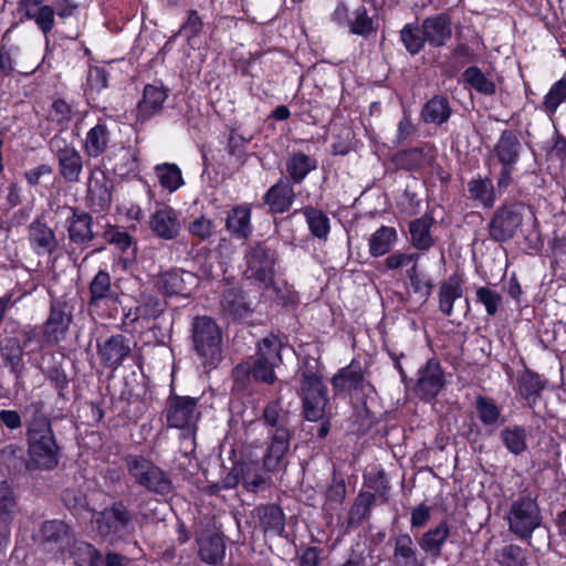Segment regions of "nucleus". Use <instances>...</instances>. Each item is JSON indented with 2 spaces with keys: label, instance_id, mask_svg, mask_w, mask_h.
I'll return each mask as SVG.
<instances>
[{
  "label": "nucleus",
  "instance_id": "obj_9",
  "mask_svg": "<svg viewBox=\"0 0 566 566\" xmlns=\"http://www.w3.org/2000/svg\"><path fill=\"white\" fill-rule=\"evenodd\" d=\"M505 518L509 531L513 535L521 541L530 542L534 531L541 526L543 520L537 496L527 493L513 500Z\"/></svg>",
  "mask_w": 566,
  "mask_h": 566
},
{
  "label": "nucleus",
  "instance_id": "obj_59",
  "mask_svg": "<svg viewBox=\"0 0 566 566\" xmlns=\"http://www.w3.org/2000/svg\"><path fill=\"white\" fill-rule=\"evenodd\" d=\"M364 486L381 499V502L388 501L390 484L384 469L371 470L364 474Z\"/></svg>",
  "mask_w": 566,
  "mask_h": 566
},
{
  "label": "nucleus",
  "instance_id": "obj_47",
  "mask_svg": "<svg viewBox=\"0 0 566 566\" xmlns=\"http://www.w3.org/2000/svg\"><path fill=\"white\" fill-rule=\"evenodd\" d=\"M86 201L94 212H105L112 203V186L103 179H95L88 185Z\"/></svg>",
  "mask_w": 566,
  "mask_h": 566
},
{
  "label": "nucleus",
  "instance_id": "obj_4",
  "mask_svg": "<svg viewBox=\"0 0 566 566\" xmlns=\"http://www.w3.org/2000/svg\"><path fill=\"white\" fill-rule=\"evenodd\" d=\"M119 280H113L107 266L99 268L87 285L86 310L93 319L117 316L120 303Z\"/></svg>",
  "mask_w": 566,
  "mask_h": 566
},
{
  "label": "nucleus",
  "instance_id": "obj_51",
  "mask_svg": "<svg viewBox=\"0 0 566 566\" xmlns=\"http://www.w3.org/2000/svg\"><path fill=\"white\" fill-rule=\"evenodd\" d=\"M155 175L159 181V185L163 189L167 190L169 193L177 191L180 187L185 185V180L182 178L181 169L177 164L174 163H164L158 164L154 168Z\"/></svg>",
  "mask_w": 566,
  "mask_h": 566
},
{
  "label": "nucleus",
  "instance_id": "obj_43",
  "mask_svg": "<svg viewBox=\"0 0 566 566\" xmlns=\"http://www.w3.org/2000/svg\"><path fill=\"white\" fill-rule=\"evenodd\" d=\"M187 279L193 280L191 272L170 270L161 274L159 283L165 296H188L190 289Z\"/></svg>",
  "mask_w": 566,
  "mask_h": 566
},
{
  "label": "nucleus",
  "instance_id": "obj_35",
  "mask_svg": "<svg viewBox=\"0 0 566 566\" xmlns=\"http://www.w3.org/2000/svg\"><path fill=\"white\" fill-rule=\"evenodd\" d=\"M521 143L514 130H502L493 147V155L501 166H516L521 155Z\"/></svg>",
  "mask_w": 566,
  "mask_h": 566
},
{
  "label": "nucleus",
  "instance_id": "obj_7",
  "mask_svg": "<svg viewBox=\"0 0 566 566\" xmlns=\"http://www.w3.org/2000/svg\"><path fill=\"white\" fill-rule=\"evenodd\" d=\"M133 482L145 491L167 496L174 491V484L166 471L144 454H126L123 458Z\"/></svg>",
  "mask_w": 566,
  "mask_h": 566
},
{
  "label": "nucleus",
  "instance_id": "obj_57",
  "mask_svg": "<svg viewBox=\"0 0 566 566\" xmlns=\"http://www.w3.org/2000/svg\"><path fill=\"white\" fill-rule=\"evenodd\" d=\"M62 502L75 517L82 516L84 513L91 511L88 497L81 490L65 489L62 492Z\"/></svg>",
  "mask_w": 566,
  "mask_h": 566
},
{
  "label": "nucleus",
  "instance_id": "obj_48",
  "mask_svg": "<svg viewBox=\"0 0 566 566\" xmlns=\"http://www.w3.org/2000/svg\"><path fill=\"white\" fill-rule=\"evenodd\" d=\"M399 41L412 56L419 54L428 44L422 24L417 22H408L400 29Z\"/></svg>",
  "mask_w": 566,
  "mask_h": 566
},
{
  "label": "nucleus",
  "instance_id": "obj_23",
  "mask_svg": "<svg viewBox=\"0 0 566 566\" xmlns=\"http://www.w3.org/2000/svg\"><path fill=\"white\" fill-rule=\"evenodd\" d=\"M516 384L517 395L525 401L527 408L534 409L539 402L542 394L548 385V380L545 376L524 366V369L517 376Z\"/></svg>",
  "mask_w": 566,
  "mask_h": 566
},
{
  "label": "nucleus",
  "instance_id": "obj_24",
  "mask_svg": "<svg viewBox=\"0 0 566 566\" xmlns=\"http://www.w3.org/2000/svg\"><path fill=\"white\" fill-rule=\"evenodd\" d=\"M226 230L234 240L247 241L253 233L252 207L250 203L233 206L227 211Z\"/></svg>",
  "mask_w": 566,
  "mask_h": 566
},
{
  "label": "nucleus",
  "instance_id": "obj_3",
  "mask_svg": "<svg viewBox=\"0 0 566 566\" xmlns=\"http://www.w3.org/2000/svg\"><path fill=\"white\" fill-rule=\"evenodd\" d=\"M319 358L305 357L301 368L298 396L305 420L316 422L329 405L328 388L323 381Z\"/></svg>",
  "mask_w": 566,
  "mask_h": 566
},
{
  "label": "nucleus",
  "instance_id": "obj_61",
  "mask_svg": "<svg viewBox=\"0 0 566 566\" xmlns=\"http://www.w3.org/2000/svg\"><path fill=\"white\" fill-rule=\"evenodd\" d=\"M28 20H33L38 29L45 35L50 34L55 25V11L52 6H40L35 11L28 10Z\"/></svg>",
  "mask_w": 566,
  "mask_h": 566
},
{
  "label": "nucleus",
  "instance_id": "obj_28",
  "mask_svg": "<svg viewBox=\"0 0 566 566\" xmlns=\"http://www.w3.org/2000/svg\"><path fill=\"white\" fill-rule=\"evenodd\" d=\"M167 97L168 91L164 86L146 84L143 91V97L136 106L137 120L145 123L158 115Z\"/></svg>",
  "mask_w": 566,
  "mask_h": 566
},
{
  "label": "nucleus",
  "instance_id": "obj_46",
  "mask_svg": "<svg viewBox=\"0 0 566 566\" xmlns=\"http://www.w3.org/2000/svg\"><path fill=\"white\" fill-rule=\"evenodd\" d=\"M397 240L398 233L394 227L380 226L368 240L370 256L379 258L390 253Z\"/></svg>",
  "mask_w": 566,
  "mask_h": 566
},
{
  "label": "nucleus",
  "instance_id": "obj_29",
  "mask_svg": "<svg viewBox=\"0 0 566 566\" xmlns=\"http://www.w3.org/2000/svg\"><path fill=\"white\" fill-rule=\"evenodd\" d=\"M365 374L360 360L353 358L350 363L337 370L332 377L331 384L337 392H352L363 389Z\"/></svg>",
  "mask_w": 566,
  "mask_h": 566
},
{
  "label": "nucleus",
  "instance_id": "obj_60",
  "mask_svg": "<svg viewBox=\"0 0 566 566\" xmlns=\"http://www.w3.org/2000/svg\"><path fill=\"white\" fill-rule=\"evenodd\" d=\"M500 566H527V551L517 544L503 546L496 554Z\"/></svg>",
  "mask_w": 566,
  "mask_h": 566
},
{
  "label": "nucleus",
  "instance_id": "obj_27",
  "mask_svg": "<svg viewBox=\"0 0 566 566\" xmlns=\"http://www.w3.org/2000/svg\"><path fill=\"white\" fill-rule=\"evenodd\" d=\"M389 544L394 547L392 563L396 566H424V558L408 533L391 535Z\"/></svg>",
  "mask_w": 566,
  "mask_h": 566
},
{
  "label": "nucleus",
  "instance_id": "obj_53",
  "mask_svg": "<svg viewBox=\"0 0 566 566\" xmlns=\"http://www.w3.org/2000/svg\"><path fill=\"white\" fill-rule=\"evenodd\" d=\"M283 347L284 344L281 338L277 335L270 333L256 343L255 357L281 365L283 363Z\"/></svg>",
  "mask_w": 566,
  "mask_h": 566
},
{
  "label": "nucleus",
  "instance_id": "obj_56",
  "mask_svg": "<svg viewBox=\"0 0 566 566\" xmlns=\"http://www.w3.org/2000/svg\"><path fill=\"white\" fill-rule=\"evenodd\" d=\"M73 106L64 98H55L50 108L49 118L59 127V133L67 130L73 119Z\"/></svg>",
  "mask_w": 566,
  "mask_h": 566
},
{
  "label": "nucleus",
  "instance_id": "obj_32",
  "mask_svg": "<svg viewBox=\"0 0 566 566\" xmlns=\"http://www.w3.org/2000/svg\"><path fill=\"white\" fill-rule=\"evenodd\" d=\"M464 276L459 271L440 282L438 290L439 311L446 316L453 314L454 302L463 295Z\"/></svg>",
  "mask_w": 566,
  "mask_h": 566
},
{
  "label": "nucleus",
  "instance_id": "obj_30",
  "mask_svg": "<svg viewBox=\"0 0 566 566\" xmlns=\"http://www.w3.org/2000/svg\"><path fill=\"white\" fill-rule=\"evenodd\" d=\"M199 558L210 565H221L226 558L227 545L224 536L219 533L202 534L196 539Z\"/></svg>",
  "mask_w": 566,
  "mask_h": 566
},
{
  "label": "nucleus",
  "instance_id": "obj_63",
  "mask_svg": "<svg viewBox=\"0 0 566 566\" xmlns=\"http://www.w3.org/2000/svg\"><path fill=\"white\" fill-rule=\"evenodd\" d=\"M419 259L420 254L417 252L405 253L396 251L388 254L381 262H379L376 269L382 273L387 271H395L407 266L411 261H419Z\"/></svg>",
  "mask_w": 566,
  "mask_h": 566
},
{
  "label": "nucleus",
  "instance_id": "obj_31",
  "mask_svg": "<svg viewBox=\"0 0 566 566\" xmlns=\"http://www.w3.org/2000/svg\"><path fill=\"white\" fill-rule=\"evenodd\" d=\"M317 167L316 158L300 150L290 151L285 159V178L293 185H301Z\"/></svg>",
  "mask_w": 566,
  "mask_h": 566
},
{
  "label": "nucleus",
  "instance_id": "obj_26",
  "mask_svg": "<svg viewBox=\"0 0 566 566\" xmlns=\"http://www.w3.org/2000/svg\"><path fill=\"white\" fill-rule=\"evenodd\" d=\"M28 355H42L59 344L40 324H28L18 333Z\"/></svg>",
  "mask_w": 566,
  "mask_h": 566
},
{
  "label": "nucleus",
  "instance_id": "obj_44",
  "mask_svg": "<svg viewBox=\"0 0 566 566\" xmlns=\"http://www.w3.org/2000/svg\"><path fill=\"white\" fill-rule=\"evenodd\" d=\"M42 374L45 379L50 382L51 387L56 391L57 399L56 403L63 401L64 403L70 401V382L71 378L67 376L64 367L63 360L59 363H53L49 365L44 369H42Z\"/></svg>",
  "mask_w": 566,
  "mask_h": 566
},
{
  "label": "nucleus",
  "instance_id": "obj_18",
  "mask_svg": "<svg viewBox=\"0 0 566 566\" xmlns=\"http://www.w3.org/2000/svg\"><path fill=\"white\" fill-rule=\"evenodd\" d=\"M114 124L99 117L96 124L91 127L82 142V150L87 158L105 156L113 142Z\"/></svg>",
  "mask_w": 566,
  "mask_h": 566
},
{
  "label": "nucleus",
  "instance_id": "obj_20",
  "mask_svg": "<svg viewBox=\"0 0 566 566\" xmlns=\"http://www.w3.org/2000/svg\"><path fill=\"white\" fill-rule=\"evenodd\" d=\"M296 199L294 185L280 177L262 196V201L272 214H283L292 208Z\"/></svg>",
  "mask_w": 566,
  "mask_h": 566
},
{
  "label": "nucleus",
  "instance_id": "obj_45",
  "mask_svg": "<svg viewBox=\"0 0 566 566\" xmlns=\"http://www.w3.org/2000/svg\"><path fill=\"white\" fill-rule=\"evenodd\" d=\"M469 199L479 202L485 209H491L496 202V190L489 177L472 178L468 182Z\"/></svg>",
  "mask_w": 566,
  "mask_h": 566
},
{
  "label": "nucleus",
  "instance_id": "obj_11",
  "mask_svg": "<svg viewBox=\"0 0 566 566\" xmlns=\"http://www.w3.org/2000/svg\"><path fill=\"white\" fill-rule=\"evenodd\" d=\"M49 149L57 160L60 176L67 182H77L83 171V157L75 146L55 134L49 142Z\"/></svg>",
  "mask_w": 566,
  "mask_h": 566
},
{
  "label": "nucleus",
  "instance_id": "obj_39",
  "mask_svg": "<svg viewBox=\"0 0 566 566\" xmlns=\"http://www.w3.org/2000/svg\"><path fill=\"white\" fill-rule=\"evenodd\" d=\"M461 82L480 95L494 96L496 94V83L489 73L475 64L464 69L461 74Z\"/></svg>",
  "mask_w": 566,
  "mask_h": 566
},
{
  "label": "nucleus",
  "instance_id": "obj_33",
  "mask_svg": "<svg viewBox=\"0 0 566 566\" xmlns=\"http://www.w3.org/2000/svg\"><path fill=\"white\" fill-rule=\"evenodd\" d=\"M452 112L449 98L442 94H434L422 105L419 119L427 125L442 126L449 122Z\"/></svg>",
  "mask_w": 566,
  "mask_h": 566
},
{
  "label": "nucleus",
  "instance_id": "obj_58",
  "mask_svg": "<svg viewBox=\"0 0 566 566\" xmlns=\"http://www.w3.org/2000/svg\"><path fill=\"white\" fill-rule=\"evenodd\" d=\"M377 421L376 415L364 405L353 413L350 432L357 437H364L373 429Z\"/></svg>",
  "mask_w": 566,
  "mask_h": 566
},
{
  "label": "nucleus",
  "instance_id": "obj_54",
  "mask_svg": "<svg viewBox=\"0 0 566 566\" xmlns=\"http://www.w3.org/2000/svg\"><path fill=\"white\" fill-rule=\"evenodd\" d=\"M451 57L454 63L444 71L449 77L457 75L467 64L472 65L480 61L481 55L476 53L468 43L460 42L451 50Z\"/></svg>",
  "mask_w": 566,
  "mask_h": 566
},
{
  "label": "nucleus",
  "instance_id": "obj_62",
  "mask_svg": "<svg viewBox=\"0 0 566 566\" xmlns=\"http://www.w3.org/2000/svg\"><path fill=\"white\" fill-rule=\"evenodd\" d=\"M566 101V78L555 82L547 94L544 96L543 108L547 115L556 113L558 106Z\"/></svg>",
  "mask_w": 566,
  "mask_h": 566
},
{
  "label": "nucleus",
  "instance_id": "obj_36",
  "mask_svg": "<svg viewBox=\"0 0 566 566\" xmlns=\"http://www.w3.org/2000/svg\"><path fill=\"white\" fill-rule=\"evenodd\" d=\"M433 222V216L426 212L408 223L410 243L418 251H428L434 245L436 240L431 234Z\"/></svg>",
  "mask_w": 566,
  "mask_h": 566
},
{
  "label": "nucleus",
  "instance_id": "obj_42",
  "mask_svg": "<svg viewBox=\"0 0 566 566\" xmlns=\"http://www.w3.org/2000/svg\"><path fill=\"white\" fill-rule=\"evenodd\" d=\"M301 213L313 238L326 241L331 233V220L325 211L312 205L304 206Z\"/></svg>",
  "mask_w": 566,
  "mask_h": 566
},
{
  "label": "nucleus",
  "instance_id": "obj_19",
  "mask_svg": "<svg viewBox=\"0 0 566 566\" xmlns=\"http://www.w3.org/2000/svg\"><path fill=\"white\" fill-rule=\"evenodd\" d=\"M72 322L73 313L67 302L62 298H53L50 302L49 315L40 325L60 344L66 337Z\"/></svg>",
  "mask_w": 566,
  "mask_h": 566
},
{
  "label": "nucleus",
  "instance_id": "obj_10",
  "mask_svg": "<svg viewBox=\"0 0 566 566\" xmlns=\"http://www.w3.org/2000/svg\"><path fill=\"white\" fill-rule=\"evenodd\" d=\"M525 209L526 206L520 201L500 206L488 224L490 239L497 243L511 240L523 223Z\"/></svg>",
  "mask_w": 566,
  "mask_h": 566
},
{
  "label": "nucleus",
  "instance_id": "obj_8",
  "mask_svg": "<svg viewBox=\"0 0 566 566\" xmlns=\"http://www.w3.org/2000/svg\"><path fill=\"white\" fill-rule=\"evenodd\" d=\"M193 349L202 365L216 368L221 360L222 333L218 324L209 316L193 318L191 328Z\"/></svg>",
  "mask_w": 566,
  "mask_h": 566
},
{
  "label": "nucleus",
  "instance_id": "obj_16",
  "mask_svg": "<svg viewBox=\"0 0 566 566\" xmlns=\"http://www.w3.org/2000/svg\"><path fill=\"white\" fill-rule=\"evenodd\" d=\"M436 147L429 142L400 149L391 156V163L398 170L419 172L430 167L434 160Z\"/></svg>",
  "mask_w": 566,
  "mask_h": 566
},
{
  "label": "nucleus",
  "instance_id": "obj_34",
  "mask_svg": "<svg viewBox=\"0 0 566 566\" xmlns=\"http://www.w3.org/2000/svg\"><path fill=\"white\" fill-rule=\"evenodd\" d=\"M149 227L154 234L163 240H172L180 231L177 212L171 207L156 210L150 216Z\"/></svg>",
  "mask_w": 566,
  "mask_h": 566
},
{
  "label": "nucleus",
  "instance_id": "obj_1",
  "mask_svg": "<svg viewBox=\"0 0 566 566\" xmlns=\"http://www.w3.org/2000/svg\"><path fill=\"white\" fill-rule=\"evenodd\" d=\"M25 413V468L30 471L55 470L62 458V447L57 442L49 416L44 412L43 401L29 403Z\"/></svg>",
  "mask_w": 566,
  "mask_h": 566
},
{
  "label": "nucleus",
  "instance_id": "obj_15",
  "mask_svg": "<svg viewBox=\"0 0 566 566\" xmlns=\"http://www.w3.org/2000/svg\"><path fill=\"white\" fill-rule=\"evenodd\" d=\"M106 168L124 180L138 179L140 175V151L137 147L120 146L104 156Z\"/></svg>",
  "mask_w": 566,
  "mask_h": 566
},
{
  "label": "nucleus",
  "instance_id": "obj_25",
  "mask_svg": "<svg viewBox=\"0 0 566 566\" xmlns=\"http://www.w3.org/2000/svg\"><path fill=\"white\" fill-rule=\"evenodd\" d=\"M28 240L32 251L39 256L51 255L59 247L55 232L41 218L29 224Z\"/></svg>",
  "mask_w": 566,
  "mask_h": 566
},
{
  "label": "nucleus",
  "instance_id": "obj_17",
  "mask_svg": "<svg viewBox=\"0 0 566 566\" xmlns=\"http://www.w3.org/2000/svg\"><path fill=\"white\" fill-rule=\"evenodd\" d=\"M70 214L65 219V229L70 244L82 249L87 248L94 240L93 217L77 207H69Z\"/></svg>",
  "mask_w": 566,
  "mask_h": 566
},
{
  "label": "nucleus",
  "instance_id": "obj_50",
  "mask_svg": "<svg viewBox=\"0 0 566 566\" xmlns=\"http://www.w3.org/2000/svg\"><path fill=\"white\" fill-rule=\"evenodd\" d=\"M500 439L505 449L514 455H520L527 449V432L523 426L504 427L500 432Z\"/></svg>",
  "mask_w": 566,
  "mask_h": 566
},
{
  "label": "nucleus",
  "instance_id": "obj_49",
  "mask_svg": "<svg viewBox=\"0 0 566 566\" xmlns=\"http://www.w3.org/2000/svg\"><path fill=\"white\" fill-rule=\"evenodd\" d=\"M376 502V494L370 491H360L348 512L346 531L354 525L361 524L370 515Z\"/></svg>",
  "mask_w": 566,
  "mask_h": 566
},
{
  "label": "nucleus",
  "instance_id": "obj_64",
  "mask_svg": "<svg viewBox=\"0 0 566 566\" xmlns=\"http://www.w3.org/2000/svg\"><path fill=\"white\" fill-rule=\"evenodd\" d=\"M103 238L111 245H114L122 253H125L134 245V252L136 251V243L132 234L127 231L119 230L116 226H108L103 233Z\"/></svg>",
  "mask_w": 566,
  "mask_h": 566
},
{
  "label": "nucleus",
  "instance_id": "obj_22",
  "mask_svg": "<svg viewBox=\"0 0 566 566\" xmlns=\"http://www.w3.org/2000/svg\"><path fill=\"white\" fill-rule=\"evenodd\" d=\"M38 538L40 546L44 549H59L73 538V528L62 520H46L39 527Z\"/></svg>",
  "mask_w": 566,
  "mask_h": 566
},
{
  "label": "nucleus",
  "instance_id": "obj_21",
  "mask_svg": "<svg viewBox=\"0 0 566 566\" xmlns=\"http://www.w3.org/2000/svg\"><path fill=\"white\" fill-rule=\"evenodd\" d=\"M429 46L438 49L447 45L452 38L453 23L447 11L426 17L422 22Z\"/></svg>",
  "mask_w": 566,
  "mask_h": 566
},
{
  "label": "nucleus",
  "instance_id": "obj_37",
  "mask_svg": "<svg viewBox=\"0 0 566 566\" xmlns=\"http://www.w3.org/2000/svg\"><path fill=\"white\" fill-rule=\"evenodd\" d=\"M221 306L224 314L233 322H241L248 318L252 313L245 293L238 287H230L224 291L221 298Z\"/></svg>",
  "mask_w": 566,
  "mask_h": 566
},
{
  "label": "nucleus",
  "instance_id": "obj_52",
  "mask_svg": "<svg viewBox=\"0 0 566 566\" xmlns=\"http://www.w3.org/2000/svg\"><path fill=\"white\" fill-rule=\"evenodd\" d=\"M347 28L354 35L368 38L377 31L378 24L368 14V9L360 4L353 11Z\"/></svg>",
  "mask_w": 566,
  "mask_h": 566
},
{
  "label": "nucleus",
  "instance_id": "obj_6",
  "mask_svg": "<svg viewBox=\"0 0 566 566\" xmlns=\"http://www.w3.org/2000/svg\"><path fill=\"white\" fill-rule=\"evenodd\" d=\"M135 513L124 500H116L95 516L97 535L111 544L124 542L135 532Z\"/></svg>",
  "mask_w": 566,
  "mask_h": 566
},
{
  "label": "nucleus",
  "instance_id": "obj_12",
  "mask_svg": "<svg viewBox=\"0 0 566 566\" xmlns=\"http://www.w3.org/2000/svg\"><path fill=\"white\" fill-rule=\"evenodd\" d=\"M199 398L180 396L171 391L167 398L165 417L168 428L188 430L195 427L200 413L197 412Z\"/></svg>",
  "mask_w": 566,
  "mask_h": 566
},
{
  "label": "nucleus",
  "instance_id": "obj_55",
  "mask_svg": "<svg viewBox=\"0 0 566 566\" xmlns=\"http://www.w3.org/2000/svg\"><path fill=\"white\" fill-rule=\"evenodd\" d=\"M252 137H245L238 133L237 128H230L227 137V154L234 158L240 165H244L248 161V145L251 143Z\"/></svg>",
  "mask_w": 566,
  "mask_h": 566
},
{
  "label": "nucleus",
  "instance_id": "obj_14",
  "mask_svg": "<svg viewBox=\"0 0 566 566\" xmlns=\"http://www.w3.org/2000/svg\"><path fill=\"white\" fill-rule=\"evenodd\" d=\"M96 350L101 364L111 371H116L132 355V340L124 334H113L96 339Z\"/></svg>",
  "mask_w": 566,
  "mask_h": 566
},
{
  "label": "nucleus",
  "instance_id": "obj_2",
  "mask_svg": "<svg viewBox=\"0 0 566 566\" xmlns=\"http://www.w3.org/2000/svg\"><path fill=\"white\" fill-rule=\"evenodd\" d=\"M260 420L266 430L262 468L275 473L285 470L289 464L287 455L294 436V429L287 423L286 415L280 399L271 400L263 407Z\"/></svg>",
  "mask_w": 566,
  "mask_h": 566
},
{
  "label": "nucleus",
  "instance_id": "obj_40",
  "mask_svg": "<svg viewBox=\"0 0 566 566\" xmlns=\"http://www.w3.org/2000/svg\"><path fill=\"white\" fill-rule=\"evenodd\" d=\"M260 527L264 534L282 537L285 533V514L282 507L274 503L265 504L258 510Z\"/></svg>",
  "mask_w": 566,
  "mask_h": 566
},
{
  "label": "nucleus",
  "instance_id": "obj_38",
  "mask_svg": "<svg viewBox=\"0 0 566 566\" xmlns=\"http://www.w3.org/2000/svg\"><path fill=\"white\" fill-rule=\"evenodd\" d=\"M474 409L479 421L484 428L489 429L490 433H493L500 424L505 422L501 407L491 397L478 395L474 401Z\"/></svg>",
  "mask_w": 566,
  "mask_h": 566
},
{
  "label": "nucleus",
  "instance_id": "obj_13",
  "mask_svg": "<svg viewBox=\"0 0 566 566\" xmlns=\"http://www.w3.org/2000/svg\"><path fill=\"white\" fill-rule=\"evenodd\" d=\"M446 386L444 370L436 358H429L417 371L413 392L423 401H430L438 397Z\"/></svg>",
  "mask_w": 566,
  "mask_h": 566
},
{
  "label": "nucleus",
  "instance_id": "obj_5",
  "mask_svg": "<svg viewBox=\"0 0 566 566\" xmlns=\"http://www.w3.org/2000/svg\"><path fill=\"white\" fill-rule=\"evenodd\" d=\"M243 262L245 280L265 290L274 286L279 252L269 239L249 244L243 253Z\"/></svg>",
  "mask_w": 566,
  "mask_h": 566
},
{
  "label": "nucleus",
  "instance_id": "obj_41",
  "mask_svg": "<svg viewBox=\"0 0 566 566\" xmlns=\"http://www.w3.org/2000/svg\"><path fill=\"white\" fill-rule=\"evenodd\" d=\"M450 535L447 520H442L436 527L428 530L419 538L420 548L433 558L441 556L442 547Z\"/></svg>",
  "mask_w": 566,
  "mask_h": 566
}]
</instances>
